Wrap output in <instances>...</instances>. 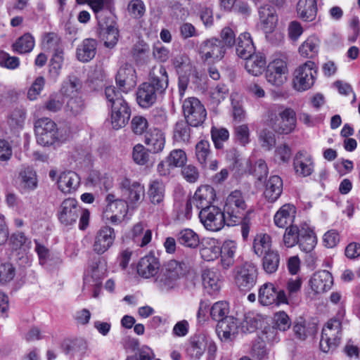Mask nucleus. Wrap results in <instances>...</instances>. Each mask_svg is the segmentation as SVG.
Returning a JSON list of instances; mask_svg holds the SVG:
<instances>
[{
    "label": "nucleus",
    "instance_id": "nucleus-1",
    "mask_svg": "<svg viewBox=\"0 0 360 360\" xmlns=\"http://www.w3.org/2000/svg\"><path fill=\"white\" fill-rule=\"evenodd\" d=\"M150 75V82L141 84L136 91V101L141 108L153 105L158 96L163 94L168 86V75L164 66L155 67Z\"/></svg>",
    "mask_w": 360,
    "mask_h": 360
},
{
    "label": "nucleus",
    "instance_id": "nucleus-2",
    "mask_svg": "<svg viewBox=\"0 0 360 360\" xmlns=\"http://www.w3.org/2000/svg\"><path fill=\"white\" fill-rule=\"evenodd\" d=\"M78 4L86 2L93 10L100 27L99 38L108 48L114 47L119 39V31L112 22H103L101 13L108 8V0H77Z\"/></svg>",
    "mask_w": 360,
    "mask_h": 360
},
{
    "label": "nucleus",
    "instance_id": "nucleus-3",
    "mask_svg": "<svg viewBox=\"0 0 360 360\" xmlns=\"http://www.w3.org/2000/svg\"><path fill=\"white\" fill-rule=\"evenodd\" d=\"M191 268L189 262L170 260L164 265L155 277V284L161 291H169L177 285L178 281L186 275Z\"/></svg>",
    "mask_w": 360,
    "mask_h": 360
},
{
    "label": "nucleus",
    "instance_id": "nucleus-4",
    "mask_svg": "<svg viewBox=\"0 0 360 360\" xmlns=\"http://www.w3.org/2000/svg\"><path fill=\"white\" fill-rule=\"evenodd\" d=\"M82 84L75 77L65 81L61 87V94L67 98L65 110L68 114L76 116L84 109V102L80 94Z\"/></svg>",
    "mask_w": 360,
    "mask_h": 360
},
{
    "label": "nucleus",
    "instance_id": "nucleus-5",
    "mask_svg": "<svg viewBox=\"0 0 360 360\" xmlns=\"http://www.w3.org/2000/svg\"><path fill=\"white\" fill-rule=\"evenodd\" d=\"M248 207L244 196L240 191L235 190L226 197L224 211L228 219V226H235L244 217V212Z\"/></svg>",
    "mask_w": 360,
    "mask_h": 360
},
{
    "label": "nucleus",
    "instance_id": "nucleus-6",
    "mask_svg": "<svg viewBox=\"0 0 360 360\" xmlns=\"http://www.w3.org/2000/svg\"><path fill=\"white\" fill-rule=\"evenodd\" d=\"M317 73L314 62L307 60L298 65L292 75V87L300 92L305 91L314 85Z\"/></svg>",
    "mask_w": 360,
    "mask_h": 360
},
{
    "label": "nucleus",
    "instance_id": "nucleus-7",
    "mask_svg": "<svg viewBox=\"0 0 360 360\" xmlns=\"http://www.w3.org/2000/svg\"><path fill=\"white\" fill-rule=\"evenodd\" d=\"M224 211L217 206H209L202 208L199 213L200 221L207 230L218 231L225 224L228 226V219Z\"/></svg>",
    "mask_w": 360,
    "mask_h": 360
},
{
    "label": "nucleus",
    "instance_id": "nucleus-8",
    "mask_svg": "<svg viewBox=\"0 0 360 360\" xmlns=\"http://www.w3.org/2000/svg\"><path fill=\"white\" fill-rule=\"evenodd\" d=\"M341 322L331 319L323 328L320 347L323 352L333 351L339 345L341 336Z\"/></svg>",
    "mask_w": 360,
    "mask_h": 360
},
{
    "label": "nucleus",
    "instance_id": "nucleus-9",
    "mask_svg": "<svg viewBox=\"0 0 360 360\" xmlns=\"http://www.w3.org/2000/svg\"><path fill=\"white\" fill-rule=\"evenodd\" d=\"M37 141L41 146L53 144L58 139L56 124L49 118L39 119L34 124Z\"/></svg>",
    "mask_w": 360,
    "mask_h": 360
},
{
    "label": "nucleus",
    "instance_id": "nucleus-10",
    "mask_svg": "<svg viewBox=\"0 0 360 360\" xmlns=\"http://www.w3.org/2000/svg\"><path fill=\"white\" fill-rule=\"evenodd\" d=\"M183 112L187 123L198 127L205 120L207 112L204 105L195 97H189L183 103Z\"/></svg>",
    "mask_w": 360,
    "mask_h": 360
},
{
    "label": "nucleus",
    "instance_id": "nucleus-11",
    "mask_svg": "<svg viewBox=\"0 0 360 360\" xmlns=\"http://www.w3.org/2000/svg\"><path fill=\"white\" fill-rule=\"evenodd\" d=\"M172 63L179 75V94L183 97L187 89L189 77L193 72V67L188 56L182 53L174 56Z\"/></svg>",
    "mask_w": 360,
    "mask_h": 360
},
{
    "label": "nucleus",
    "instance_id": "nucleus-12",
    "mask_svg": "<svg viewBox=\"0 0 360 360\" xmlns=\"http://www.w3.org/2000/svg\"><path fill=\"white\" fill-rule=\"evenodd\" d=\"M288 77V64L283 59L275 58L266 67L265 78L266 82L272 86H281L287 82Z\"/></svg>",
    "mask_w": 360,
    "mask_h": 360
},
{
    "label": "nucleus",
    "instance_id": "nucleus-13",
    "mask_svg": "<svg viewBox=\"0 0 360 360\" xmlns=\"http://www.w3.org/2000/svg\"><path fill=\"white\" fill-rule=\"evenodd\" d=\"M225 49L221 42L217 38H211L201 43L199 55L201 60L208 65L220 61L224 56Z\"/></svg>",
    "mask_w": 360,
    "mask_h": 360
},
{
    "label": "nucleus",
    "instance_id": "nucleus-14",
    "mask_svg": "<svg viewBox=\"0 0 360 360\" xmlns=\"http://www.w3.org/2000/svg\"><path fill=\"white\" fill-rule=\"evenodd\" d=\"M233 274L235 284L242 291L250 290L256 283L257 271L252 264L245 263L236 267Z\"/></svg>",
    "mask_w": 360,
    "mask_h": 360
},
{
    "label": "nucleus",
    "instance_id": "nucleus-15",
    "mask_svg": "<svg viewBox=\"0 0 360 360\" xmlns=\"http://www.w3.org/2000/svg\"><path fill=\"white\" fill-rule=\"evenodd\" d=\"M279 108L278 117L275 120L271 119L270 124L274 129L279 133L290 134L296 127V114L293 109L290 108Z\"/></svg>",
    "mask_w": 360,
    "mask_h": 360
},
{
    "label": "nucleus",
    "instance_id": "nucleus-16",
    "mask_svg": "<svg viewBox=\"0 0 360 360\" xmlns=\"http://www.w3.org/2000/svg\"><path fill=\"white\" fill-rule=\"evenodd\" d=\"M80 207L75 198L65 199L58 209L57 216L61 224L70 226L75 224L79 217Z\"/></svg>",
    "mask_w": 360,
    "mask_h": 360
},
{
    "label": "nucleus",
    "instance_id": "nucleus-17",
    "mask_svg": "<svg viewBox=\"0 0 360 360\" xmlns=\"http://www.w3.org/2000/svg\"><path fill=\"white\" fill-rule=\"evenodd\" d=\"M115 239L114 229L108 226H102L95 234L92 244L93 251L103 255L112 245Z\"/></svg>",
    "mask_w": 360,
    "mask_h": 360
},
{
    "label": "nucleus",
    "instance_id": "nucleus-18",
    "mask_svg": "<svg viewBox=\"0 0 360 360\" xmlns=\"http://www.w3.org/2000/svg\"><path fill=\"white\" fill-rule=\"evenodd\" d=\"M295 174L302 178L309 176L314 171V160L307 151L301 150L295 155L292 162Z\"/></svg>",
    "mask_w": 360,
    "mask_h": 360
},
{
    "label": "nucleus",
    "instance_id": "nucleus-19",
    "mask_svg": "<svg viewBox=\"0 0 360 360\" xmlns=\"http://www.w3.org/2000/svg\"><path fill=\"white\" fill-rule=\"evenodd\" d=\"M111 108L110 122L114 129L124 127L131 116V110L125 101L118 100Z\"/></svg>",
    "mask_w": 360,
    "mask_h": 360
},
{
    "label": "nucleus",
    "instance_id": "nucleus-20",
    "mask_svg": "<svg viewBox=\"0 0 360 360\" xmlns=\"http://www.w3.org/2000/svg\"><path fill=\"white\" fill-rule=\"evenodd\" d=\"M239 324L238 321L233 316L222 320L217 326L219 338L223 341H232L238 333Z\"/></svg>",
    "mask_w": 360,
    "mask_h": 360
},
{
    "label": "nucleus",
    "instance_id": "nucleus-21",
    "mask_svg": "<svg viewBox=\"0 0 360 360\" xmlns=\"http://www.w3.org/2000/svg\"><path fill=\"white\" fill-rule=\"evenodd\" d=\"M259 25L265 34L274 32L277 27L278 16L274 7L264 6L259 8Z\"/></svg>",
    "mask_w": 360,
    "mask_h": 360
},
{
    "label": "nucleus",
    "instance_id": "nucleus-22",
    "mask_svg": "<svg viewBox=\"0 0 360 360\" xmlns=\"http://www.w3.org/2000/svg\"><path fill=\"white\" fill-rule=\"evenodd\" d=\"M116 82L122 91H129L136 84L135 70L129 65L121 67L116 76Z\"/></svg>",
    "mask_w": 360,
    "mask_h": 360
},
{
    "label": "nucleus",
    "instance_id": "nucleus-23",
    "mask_svg": "<svg viewBox=\"0 0 360 360\" xmlns=\"http://www.w3.org/2000/svg\"><path fill=\"white\" fill-rule=\"evenodd\" d=\"M333 283V276L326 270L314 273L309 280L311 289L316 294L323 293L330 290Z\"/></svg>",
    "mask_w": 360,
    "mask_h": 360
},
{
    "label": "nucleus",
    "instance_id": "nucleus-24",
    "mask_svg": "<svg viewBox=\"0 0 360 360\" xmlns=\"http://www.w3.org/2000/svg\"><path fill=\"white\" fill-rule=\"evenodd\" d=\"M220 264L223 269H229L235 263V257L238 249L237 243L233 240H226L220 245Z\"/></svg>",
    "mask_w": 360,
    "mask_h": 360
},
{
    "label": "nucleus",
    "instance_id": "nucleus-25",
    "mask_svg": "<svg viewBox=\"0 0 360 360\" xmlns=\"http://www.w3.org/2000/svg\"><path fill=\"white\" fill-rule=\"evenodd\" d=\"M220 245L219 241L213 238H203L200 243V254L201 258L207 262H213L219 257Z\"/></svg>",
    "mask_w": 360,
    "mask_h": 360
},
{
    "label": "nucleus",
    "instance_id": "nucleus-26",
    "mask_svg": "<svg viewBox=\"0 0 360 360\" xmlns=\"http://www.w3.org/2000/svg\"><path fill=\"white\" fill-rule=\"evenodd\" d=\"M243 58L245 60V68L246 71L252 76L258 77L261 75L266 69V58L262 53H252L250 56Z\"/></svg>",
    "mask_w": 360,
    "mask_h": 360
},
{
    "label": "nucleus",
    "instance_id": "nucleus-27",
    "mask_svg": "<svg viewBox=\"0 0 360 360\" xmlns=\"http://www.w3.org/2000/svg\"><path fill=\"white\" fill-rule=\"evenodd\" d=\"M160 268V262L155 256L146 255L142 257L137 266L138 274L146 278L155 276Z\"/></svg>",
    "mask_w": 360,
    "mask_h": 360
},
{
    "label": "nucleus",
    "instance_id": "nucleus-28",
    "mask_svg": "<svg viewBox=\"0 0 360 360\" xmlns=\"http://www.w3.org/2000/svg\"><path fill=\"white\" fill-rule=\"evenodd\" d=\"M145 143L150 152L160 153L163 150L165 146V135L158 129H150L145 136Z\"/></svg>",
    "mask_w": 360,
    "mask_h": 360
},
{
    "label": "nucleus",
    "instance_id": "nucleus-29",
    "mask_svg": "<svg viewBox=\"0 0 360 360\" xmlns=\"http://www.w3.org/2000/svg\"><path fill=\"white\" fill-rule=\"evenodd\" d=\"M202 283L208 292L212 294L219 290L222 280L220 273L214 269H204L202 274Z\"/></svg>",
    "mask_w": 360,
    "mask_h": 360
},
{
    "label": "nucleus",
    "instance_id": "nucleus-30",
    "mask_svg": "<svg viewBox=\"0 0 360 360\" xmlns=\"http://www.w3.org/2000/svg\"><path fill=\"white\" fill-rule=\"evenodd\" d=\"M122 195L130 202L139 201L144 195V188L138 181H122Z\"/></svg>",
    "mask_w": 360,
    "mask_h": 360
},
{
    "label": "nucleus",
    "instance_id": "nucleus-31",
    "mask_svg": "<svg viewBox=\"0 0 360 360\" xmlns=\"http://www.w3.org/2000/svg\"><path fill=\"white\" fill-rule=\"evenodd\" d=\"M216 198L214 189L209 185H203L195 191L193 200L198 208L209 207Z\"/></svg>",
    "mask_w": 360,
    "mask_h": 360
},
{
    "label": "nucleus",
    "instance_id": "nucleus-32",
    "mask_svg": "<svg viewBox=\"0 0 360 360\" xmlns=\"http://www.w3.org/2000/svg\"><path fill=\"white\" fill-rule=\"evenodd\" d=\"M128 212L127 202L124 200H118L108 203L106 207V212H111L110 221L114 224L120 223L125 217Z\"/></svg>",
    "mask_w": 360,
    "mask_h": 360
},
{
    "label": "nucleus",
    "instance_id": "nucleus-33",
    "mask_svg": "<svg viewBox=\"0 0 360 360\" xmlns=\"http://www.w3.org/2000/svg\"><path fill=\"white\" fill-rule=\"evenodd\" d=\"M295 207L290 204L283 205L275 214L274 221L276 226L285 228L293 221Z\"/></svg>",
    "mask_w": 360,
    "mask_h": 360
},
{
    "label": "nucleus",
    "instance_id": "nucleus-34",
    "mask_svg": "<svg viewBox=\"0 0 360 360\" xmlns=\"http://www.w3.org/2000/svg\"><path fill=\"white\" fill-rule=\"evenodd\" d=\"M131 237L134 242L140 247L147 245L152 238V231L145 228L143 222H139L134 225L131 230Z\"/></svg>",
    "mask_w": 360,
    "mask_h": 360
},
{
    "label": "nucleus",
    "instance_id": "nucleus-35",
    "mask_svg": "<svg viewBox=\"0 0 360 360\" xmlns=\"http://www.w3.org/2000/svg\"><path fill=\"white\" fill-rule=\"evenodd\" d=\"M320 44L319 38L316 35H311L299 47V53L304 58H312L318 54Z\"/></svg>",
    "mask_w": 360,
    "mask_h": 360
},
{
    "label": "nucleus",
    "instance_id": "nucleus-36",
    "mask_svg": "<svg viewBox=\"0 0 360 360\" xmlns=\"http://www.w3.org/2000/svg\"><path fill=\"white\" fill-rule=\"evenodd\" d=\"M96 52V42L94 39H86L77 48V58L83 63L93 59Z\"/></svg>",
    "mask_w": 360,
    "mask_h": 360
},
{
    "label": "nucleus",
    "instance_id": "nucleus-37",
    "mask_svg": "<svg viewBox=\"0 0 360 360\" xmlns=\"http://www.w3.org/2000/svg\"><path fill=\"white\" fill-rule=\"evenodd\" d=\"M299 17L305 21H312L316 15V0H300L297 6Z\"/></svg>",
    "mask_w": 360,
    "mask_h": 360
},
{
    "label": "nucleus",
    "instance_id": "nucleus-38",
    "mask_svg": "<svg viewBox=\"0 0 360 360\" xmlns=\"http://www.w3.org/2000/svg\"><path fill=\"white\" fill-rule=\"evenodd\" d=\"M255 47L248 32L241 33L238 38L236 53L240 58H247L254 53Z\"/></svg>",
    "mask_w": 360,
    "mask_h": 360
},
{
    "label": "nucleus",
    "instance_id": "nucleus-39",
    "mask_svg": "<svg viewBox=\"0 0 360 360\" xmlns=\"http://www.w3.org/2000/svg\"><path fill=\"white\" fill-rule=\"evenodd\" d=\"M207 345V339L204 335H195L190 340L188 352L192 358L200 359L204 354Z\"/></svg>",
    "mask_w": 360,
    "mask_h": 360
},
{
    "label": "nucleus",
    "instance_id": "nucleus-40",
    "mask_svg": "<svg viewBox=\"0 0 360 360\" xmlns=\"http://www.w3.org/2000/svg\"><path fill=\"white\" fill-rule=\"evenodd\" d=\"M176 239L179 244L191 249H195L200 245L199 236L191 229L181 230L176 235Z\"/></svg>",
    "mask_w": 360,
    "mask_h": 360
},
{
    "label": "nucleus",
    "instance_id": "nucleus-41",
    "mask_svg": "<svg viewBox=\"0 0 360 360\" xmlns=\"http://www.w3.org/2000/svg\"><path fill=\"white\" fill-rule=\"evenodd\" d=\"M271 238L267 233H257L253 240L252 248L255 254L258 257L266 254V252L271 251Z\"/></svg>",
    "mask_w": 360,
    "mask_h": 360
},
{
    "label": "nucleus",
    "instance_id": "nucleus-42",
    "mask_svg": "<svg viewBox=\"0 0 360 360\" xmlns=\"http://www.w3.org/2000/svg\"><path fill=\"white\" fill-rule=\"evenodd\" d=\"M258 298L259 302L264 306L275 303L277 300V290L273 283H266L259 290Z\"/></svg>",
    "mask_w": 360,
    "mask_h": 360
},
{
    "label": "nucleus",
    "instance_id": "nucleus-43",
    "mask_svg": "<svg viewBox=\"0 0 360 360\" xmlns=\"http://www.w3.org/2000/svg\"><path fill=\"white\" fill-rule=\"evenodd\" d=\"M262 268L268 274H272L277 271L280 264V255L277 250L266 252L263 255Z\"/></svg>",
    "mask_w": 360,
    "mask_h": 360
},
{
    "label": "nucleus",
    "instance_id": "nucleus-44",
    "mask_svg": "<svg viewBox=\"0 0 360 360\" xmlns=\"http://www.w3.org/2000/svg\"><path fill=\"white\" fill-rule=\"evenodd\" d=\"M298 244L302 250L306 252L311 251L316 244V237L309 227L302 226Z\"/></svg>",
    "mask_w": 360,
    "mask_h": 360
},
{
    "label": "nucleus",
    "instance_id": "nucleus-45",
    "mask_svg": "<svg viewBox=\"0 0 360 360\" xmlns=\"http://www.w3.org/2000/svg\"><path fill=\"white\" fill-rule=\"evenodd\" d=\"M283 181H265L263 195L269 202H276L283 192Z\"/></svg>",
    "mask_w": 360,
    "mask_h": 360
},
{
    "label": "nucleus",
    "instance_id": "nucleus-46",
    "mask_svg": "<svg viewBox=\"0 0 360 360\" xmlns=\"http://www.w3.org/2000/svg\"><path fill=\"white\" fill-rule=\"evenodd\" d=\"M34 46V37L29 33L20 37L13 45V51L18 53L30 52Z\"/></svg>",
    "mask_w": 360,
    "mask_h": 360
},
{
    "label": "nucleus",
    "instance_id": "nucleus-47",
    "mask_svg": "<svg viewBox=\"0 0 360 360\" xmlns=\"http://www.w3.org/2000/svg\"><path fill=\"white\" fill-rule=\"evenodd\" d=\"M229 306L228 302L219 301L215 302L210 309V316L212 319L219 323L226 318L229 317Z\"/></svg>",
    "mask_w": 360,
    "mask_h": 360
},
{
    "label": "nucleus",
    "instance_id": "nucleus-48",
    "mask_svg": "<svg viewBox=\"0 0 360 360\" xmlns=\"http://www.w3.org/2000/svg\"><path fill=\"white\" fill-rule=\"evenodd\" d=\"M176 217L180 221L188 220L192 217L193 200L188 199L175 204Z\"/></svg>",
    "mask_w": 360,
    "mask_h": 360
},
{
    "label": "nucleus",
    "instance_id": "nucleus-49",
    "mask_svg": "<svg viewBox=\"0 0 360 360\" xmlns=\"http://www.w3.org/2000/svg\"><path fill=\"white\" fill-rule=\"evenodd\" d=\"M165 188L161 181H153L149 186L148 195L153 204H160L163 201Z\"/></svg>",
    "mask_w": 360,
    "mask_h": 360
},
{
    "label": "nucleus",
    "instance_id": "nucleus-50",
    "mask_svg": "<svg viewBox=\"0 0 360 360\" xmlns=\"http://www.w3.org/2000/svg\"><path fill=\"white\" fill-rule=\"evenodd\" d=\"M195 157L198 162L203 167L207 164V160L210 154V143L206 140H201L195 146Z\"/></svg>",
    "mask_w": 360,
    "mask_h": 360
},
{
    "label": "nucleus",
    "instance_id": "nucleus-51",
    "mask_svg": "<svg viewBox=\"0 0 360 360\" xmlns=\"http://www.w3.org/2000/svg\"><path fill=\"white\" fill-rule=\"evenodd\" d=\"M301 227L297 226H290L286 228L283 236V243L287 248H292L298 244L300 234Z\"/></svg>",
    "mask_w": 360,
    "mask_h": 360
},
{
    "label": "nucleus",
    "instance_id": "nucleus-52",
    "mask_svg": "<svg viewBox=\"0 0 360 360\" xmlns=\"http://www.w3.org/2000/svg\"><path fill=\"white\" fill-rule=\"evenodd\" d=\"M188 124L183 121L176 124L174 129V139L176 142L186 143L190 138V128Z\"/></svg>",
    "mask_w": 360,
    "mask_h": 360
},
{
    "label": "nucleus",
    "instance_id": "nucleus-53",
    "mask_svg": "<svg viewBox=\"0 0 360 360\" xmlns=\"http://www.w3.org/2000/svg\"><path fill=\"white\" fill-rule=\"evenodd\" d=\"M169 163L174 168L182 167L187 161V155L181 149L172 150L165 158Z\"/></svg>",
    "mask_w": 360,
    "mask_h": 360
},
{
    "label": "nucleus",
    "instance_id": "nucleus-54",
    "mask_svg": "<svg viewBox=\"0 0 360 360\" xmlns=\"http://www.w3.org/2000/svg\"><path fill=\"white\" fill-rule=\"evenodd\" d=\"M132 159L139 165H144L149 160L148 150L142 144L135 145L132 150Z\"/></svg>",
    "mask_w": 360,
    "mask_h": 360
},
{
    "label": "nucleus",
    "instance_id": "nucleus-55",
    "mask_svg": "<svg viewBox=\"0 0 360 360\" xmlns=\"http://www.w3.org/2000/svg\"><path fill=\"white\" fill-rule=\"evenodd\" d=\"M127 12L132 18L139 19L146 13V6L141 0H131L127 5Z\"/></svg>",
    "mask_w": 360,
    "mask_h": 360
},
{
    "label": "nucleus",
    "instance_id": "nucleus-56",
    "mask_svg": "<svg viewBox=\"0 0 360 360\" xmlns=\"http://www.w3.org/2000/svg\"><path fill=\"white\" fill-rule=\"evenodd\" d=\"M231 101L233 107V116L235 120L240 122L245 117V111L242 107V98L238 93L231 95Z\"/></svg>",
    "mask_w": 360,
    "mask_h": 360
},
{
    "label": "nucleus",
    "instance_id": "nucleus-57",
    "mask_svg": "<svg viewBox=\"0 0 360 360\" xmlns=\"http://www.w3.org/2000/svg\"><path fill=\"white\" fill-rule=\"evenodd\" d=\"M45 79L43 77H37L28 89L27 98L30 101H36L43 91Z\"/></svg>",
    "mask_w": 360,
    "mask_h": 360
},
{
    "label": "nucleus",
    "instance_id": "nucleus-58",
    "mask_svg": "<svg viewBox=\"0 0 360 360\" xmlns=\"http://www.w3.org/2000/svg\"><path fill=\"white\" fill-rule=\"evenodd\" d=\"M302 285V280L300 277L289 278L285 285L288 296L290 298H295L300 292Z\"/></svg>",
    "mask_w": 360,
    "mask_h": 360
},
{
    "label": "nucleus",
    "instance_id": "nucleus-59",
    "mask_svg": "<svg viewBox=\"0 0 360 360\" xmlns=\"http://www.w3.org/2000/svg\"><path fill=\"white\" fill-rule=\"evenodd\" d=\"M49 177L57 180H75L79 179L77 174L63 169H53L49 172Z\"/></svg>",
    "mask_w": 360,
    "mask_h": 360
},
{
    "label": "nucleus",
    "instance_id": "nucleus-60",
    "mask_svg": "<svg viewBox=\"0 0 360 360\" xmlns=\"http://www.w3.org/2000/svg\"><path fill=\"white\" fill-rule=\"evenodd\" d=\"M248 172L252 174L255 178H257V180H263L267 177L268 174L266 164L264 161L259 160L256 162L253 168L250 167L248 169Z\"/></svg>",
    "mask_w": 360,
    "mask_h": 360
},
{
    "label": "nucleus",
    "instance_id": "nucleus-61",
    "mask_svg": "<svg viewBox=\"0 0 360 360\" xmlns=\"http://www.w3.org/2000/svg\"><path fill=\"white\" fill-rule=\"evenodd\" d=\"M63 63V52L61 50H56L50 65V73L55 77L59 75L60 70L61 69Z\"/></svg>",
    "mask_w": 360,
    "mask_h": 360
},
{
    "label": "nucleus",
    "instance_id": "nucleus-62",
    "mask_svg": "<svg viewBox=\"0 0 360 360\" xmlns=\"http://www.w3.org/2000/svg\"><path fill=\"white\" fill-rule=\"evenodd\" d=\"M15 269L11 263H4L0 266V284L12 281L15 276Z\"/></svg>",
    "mask_w": 360,
    "mask_h": 360
},
{
    "label": "nucleus",
    "instance_id": "nucleus-63",
    "mask_svg": "<svg viewBox=\"0 0 360 360\" xmlns=\"http://www.w3.org/2000/svg\"><path fill=\"white\" fill-rule=\"evenodd\" d=\"M274 327L281 330L285 331L290 326V321L288 314L284 311H279L275 314L274 317Z\"/></svg>",
    "mask_w": 360,
    "mask_h": 360
},
{
    "label": "nucleus",
    "instance_id": "nucleus-64",
    "mask_svg": "<svg viewBox=\"0 0 360 360\" xmlns=\"http://www.w3.org/2000/svg\"><path fill=\"white\" fill-rule=\"evenodd\" d=\"M20 65L19 58L15 56H11L5 51H0V65L1 67L14 70Z\"/></svg>",
    "mask_w": 360,
    "mask_h": 360
}]
</instances>
